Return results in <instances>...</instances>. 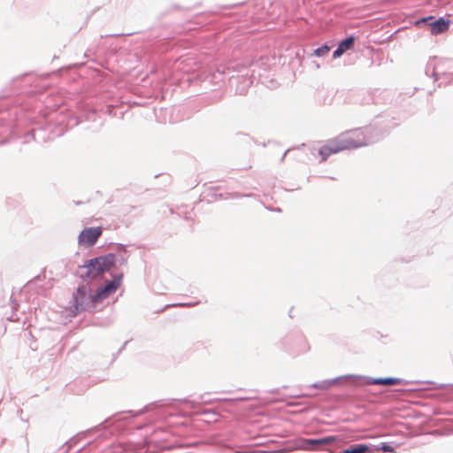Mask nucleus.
I'll return each mask as SVG.
<instances>
[{
  "mask_svg": "<svg viewBox=\"0 0 453 453\" xmlns=\"http://www.w3.org/2000/svg\"><path fill=\"white\" fill-rule=\"evenodd\" d=\"M368 140L365 131L362 129L348 131L328 141L326 145L319 149V154L325 161L332 154L365 146L368 144Z\"/></svg>",
  "mask_w": 453,
  "mask_h": 453,
  "instance_id": "obj_1",
  "label": "nucleus"
},
{
  "mask_svg": "<svg viewBox=\"0 0 453 453\" xmlns=\"http://www.w3.org/2000/svg\"><path fill=\"white\" fill-rule=\"evenodd\" d=\"M115 265V256L108 254L91 259L87 265V276L89 278H96L104 272L110 271Z\"/></svg>",
  "mask_w": 453,
  "mask_h": 453,
  "instance_id": "obj_2",
  "label": "nucleus"
},
{
  "mask_svg": "<svg viewBox=\"0 0 453 453\" xmlns=\"http://www.w3.org/2000/svg\"><path fill=\"white\" fill-rule=\"evenodd\" d=\"M102 235V227H87L83 229L78 237L80 245L90 247L94 245Z\"/></svg>",
  "mask_w": 453,
  "mask_h": 453,
  "instance_id": "obj_3",
  "label": "nucleus"
},
{
  "mask_svg": "<svg viewBox=\"0 0 453 453\" xmlns=\"http://www.w3.org/2000/svg\"><path fill=\"white\" fill-rule=\"evenodd\" d=\"M121 280L122 275H118L111 281L107 282L105 286L99 288L93 297L94 302L102 301L113 294L119 288Z\"/></svg>",
  "mask_w": 453,
  "mask_h": 453,
  "instance_id": "obj_4",
  "label": "nucleus"
},
{
  "mask_svg": "<svg viewBox=\"0 0 453 453\" xmlns=\"http://www.w3.org/2000/svg\"><path fill=\"white\" fill-rule=\"evenodd\" d=\"M335 441V438L328 436L321 439H303L300 441V448L303 449H313L319 446L327 445Z\"/></svg>",
  "mask_w": 453,
  "mask_h": 453,
  "instance_id": "obj_5",
  "label": "nucleus"
},
{
  "mask_svg": "<svg viewBox=\"0 0 453 453\" xmlns=\"http://www.w3.org/2000/svg\"><path fill=\"white\" fill-rule=\"evenodd\" d=\"M355 42L354 36H349L343 40L338 46V48L334 51L333 57L334 58H340L343 53L347 50L353 48Z\"/></svg>",
  "mask_w": 453,
  "mask_h": 453,
  "instance_id": "obj_6",
  "label": "nucleus"
},
{
  "mask_svg": "<svg viewBox=\"0 0 453 453\" xmlns=\"http://www.w3.org/2000/svg\"><path fill=\"white\" fill-rule=\"evenodd\" d=\"M431 33L433 35H439L446 32L449 27V21L441 18L430 23Z\"/></svg>",
  "mask_w": 453,
  "mask_h": 453,
  "instance_id": "obj_7",
  "label": "nucleus"
},
{
  "mask_svg": "<svg viewBox=\"0 0 453 453\" xmlns=\"http://www.w3.org/2000/svg\"><path fill=\"white\" fill-rule=\"evenodd\" d=\"M372 385L394 386L401 384L399 378H385V379H370L368 381Z\"/></svg>",
  "mask_w": 453,
  "mask_h": 453,
  "instance_id": "obj_8",
  "label": "nucleus"
},
{
  "mask_svg": "<svg viewBox=\"0 0 453 453\" xmlns=\"http://www.w3.org/2000/svg\"><path fill=\"white\" fill-rule=\"evenodd\" d=\"M330 51V47L327 45H323L320 48H318L314 51V55L317 57H323L326 55Z\"/></svg>",
  "mask_w": 453,
  "mask_h": 453,
  "instance_id": "obj_9",
  "label": "nucleus"
},
{
  "mask_svg": "<svg viewBox=\"0 0 453 453\" xmlns=\"http://www.w3.org/2000/svg\"><path fill=\"white\" fill-rule=\"evenodd\" d=\"M381 449L385 452H394V449L393 447H391L390 445H388L386 443H383L382 446H381Z\"/></svg>",
  "mask_w": 453,
  "mask_h": 453,
  "instance_id": "obj_10",
  "label": "nucleus"
},
{
  "mask_svg": "<svg viewBox=\"0 0 453 453\" xmlns=\"http://www.w3.org/2000/svg\"><path fill=\"white\" fill-rule=\"evenodd\" d=\"M314 387L318 388L326 389L329 387V384H326V383H322L320 385L315 384Z\"/></svg>",
  "mask_w": 453,
  "mask_h": 453,
  "instance_id": "obj_11",
  "label": "nucleus"
},
{
  "mask_svg": "<svg viewBox=\"0 0 453 453\" xmlns=\"http://www.w3.org/2000/svg\"><path fill=\"white\" fill-rule=\"evenodd\" d=\"M432 19H433V17H428V18L423 19L421 21L422 22H426V21L432 20Z\"/></svg>",
  "mask_w": 453,
  "mask_h": 453,
  "instance_id": "obj_12",
  "label": "nucleus"
}]
</instances>
